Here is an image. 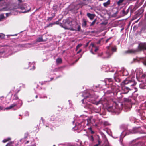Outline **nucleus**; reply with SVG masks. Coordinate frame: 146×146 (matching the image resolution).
Wrapping results in <instances>:
<instances>
[{
    "instance_id": "f257e3e1",
    "label": "nucleus",
    "mask_w": 146,
    "mask_h": 146,
    "mask_svg": "<svg viewBox=\"0 0 146 146\" xmlns=\"http://www.w3.org/2000/svg\"><path fill=\"white\" fill-rule=\"evenodd\" d=\"M92 95L88 92H84L82 95L84 98L81 100L82 103H84L86 102V104L84 106V108L88 109H91L92 108V106L90 103L86 102L88 101L90 103H92L96 105L101 104L104 107L106 108L107 110L115 114L118 115L121 112L122 109L123 104L118 102H114L112 106H109V102L108 99L103 97L102 98L98 101H96L95 100L97 96L95 95L93 92L91 93Z\"/></svg>"
},
{
    "instance_id": "f03ea898",
    "label": "nucleus",
    "mask_w": 146,
    "mask_h": 146,
    "mask_svg": "<svg viewBox=\"0 0 146 146\" xmlns=\"http://www.w3.org/2000/svg\"><path fill=\"white\" fill-rule=\"evenodd\" d=\"M134 77H132L127 78L124 80L121 83V92L116 90V87L114 85V84L112 82L111 78H107L105 80V81L102 82L104 85L100 84L98 86H96V87L98 90H102L105 88V86H106L108 88L106 90H104V92L105 94H108L111 93H113L114 94L116 95L119 94H126L128 93L129 91L131 90L130 87L134 86L136 84L134 80Z\"/></svg>"
},
{
    "instance_id": "7ed1b4c3",
    "label": "nucleus",
    "mask_w": 146,
    "mask_h": 146,
    "mask_svg": "<svg viewBox=\"0 0 146 146\" xmlns=\"http://www.w3.org/2000/svg\"><path fill=\"white\" fill-rule=\"evenodd\" d=\"M121 128H123L124 130L121 133L120 136V142L122 146H137V143L135 142V141L133 140L129 143L123 144L122 143V139L126 135L130 134L146 133L144 130L142 129L140 130L139 127H134L132 130H128V127L127 125H121Z\"/></svg>"
},
{
    "instance_id": "20e7f679",
    "label": "nucleus",
    "mask_w": 146,
    "mask_h": 146,
    "mask_svg": "<svg viewBox=\"0 0 146 146\" xmlns=\"http://www.w3.org/2000/svg\"><path fill=\"white\" fill-rule=\"evenodd\" d=\"M93 119L92 117L90 116L88 117L85 119H83L82 117L80 116L79 118H78V122H76L74 120L73 121L74 124L75 123V127H77V129L80 128L81 127H83L86 125H88L92 123V120Z\"/></svg>"
},
{
    "instance_id": "39448f33",
    "label": "nucleus",
    "mask_w": 146,
    "mask_h": 146,
    "mask_svg": "<svg viewBox=\"0 0 146 146\" xmlns=\"http://www.w3.org/2000/svg\"><path fill=\"white\" fill-rule=\"evenodd\" d=\"M106 48L107 50L105 53L103 54L102 52L99 53L98 56L103 58H108L113 54V52L116 51L117 49L116 46H111V45L107 46Z\"/></svg>"
},
{
    "instance_id": "423d86ee",
    "label": "nucleus",
    "mask_w": 146,
    "mask_h": 146,
    "mask_svg": "<svg viewBox=\"0 0 146 146\" xmlns=\"http://www.w3.org/2000/svg\"><path fill=\"white\" fill-rule=\"evenodd\" d=\"M146 50V42L141 43L139 44L138 49L129 50L126 52V53H135L139 51Z\"/></svg>"
},
{
    "instance_id": "0eeeda50",
    "label": "nucleus",
    "mask_w": 146,
    "mask_h": 146,
    "mask_svg": "<svg viewBox=\"0 0 146 146\" xmlns=\"http://www.w3.org/2000/svg\"><path fill=\"white\" fill-rule=\"evenodd\" d=\"M71 21L69 19H66L64 20L63 21V25H62V27L65 28V29H70L71 30L73 25L74 23Z\"/></svg>"
},
{
    "instance_id": "6e6552de",
    "label": "nucleus",
    "mask_w": 146,
    "mask_h": 146,
    "mask_svg": "<svg viewBox=\"0 0 146 146\" xmlns=\"http://www.w3.org/2000/svg\"><path fill=\"white\" fill-rule=\"evenodd\" d=\"M18 104L16 103H15L12 104L9 107H7L5 108H4L3 106L1 105H0V111L4 110H9L13 108V107L16 106Z\"/></svg>"
},
{
    "instance_id": "1a4fd4ad",
    "label": "nucleus",
    "mask_w": 146,
    "mask_h": 146,
    "mask_svg": "<svg viewBox=\"0 0 146 146\" xmlns=\"http://www.w3.org/2000/svg\"><path fill=\"white\" fill-rule=\"evenodd\" d=\"M136 78L137 80L139 78L141 77L142 75H143L142 73V70L141 69H137L136 70Z\"/></svg>"
},
{
    "instance_id": "9d476101",
    "label": "nucleus",
    "mask_w": 146,
    "mask_h": 146,
    "mask_svg": "<svg viewBox=\"0 0 146 146\" xmlns=\"http://www.w3.org/2000/svg\"><path fill=\"white\" fill-rule=\"evenodd\" d=\"M139 82H141L142 84H146V74H143L141 77L137 80Z\"/></svg>"
},
{
    "instance_id": "9b49d317",
    "label": "nucleus",
    "mask_w": 146,
    "mask_h": 146,
    "mask_svg": "<svg viewBox=\"0 0 146 146\" xmlns=\"http://www.w3.org/2000/svg\"><path fill=\"white\" fill-rule=\"evenodd\" d=\"M80 29V26L78 24H73L71 30L79 31Z\"/></svg>"
},
{
    "instance_id": "f8f14e48",
    "label": "nucleus",
    "mask_w": 146,
    "mask_h": 146,
    "mask_svg": "<svg viewBox=\"0 0 146 146\" xmlns=\"http://www.w3.org/2000/svg\"><path fill=\"white\" fill-rule=\"evenodd\" d=\"M19 7L21 10L23 11L22 12L23 13L28 12L31 9V8L30 7H29V9H26V5L24 4L20 5Z\"/></svg>"
},
{
    "instance_id": "ddd939ff",
    "label": "nucleus",
    "mask_w": 146,
    "mask_h": 146,
    "mask_svg": "<svg viewBox=\"0 0 146 146\" xmlns=\"http://www.w3.org/2000/svg\"><path fill=\"white\" fill-rule=\"evenodd\" d=\"M95 111L101 115H104L106 114V113L103 108H99L98 110H95Z\"/></svg>"
},
{
    "instance_id": "4468645a",
    "label": "nucleus",
    "mask_w": 146,
    "mask_h": 146,
    "mask_svg": "<svg viewBox=\"0 0 146 146\" xmlns=\"http://www.w3.org/2000/svg\"><path fill=\"white\" fill-rule=\"evenodd\" d=\"M91 45L92 46V48L90 50V52L92 54H95L94 52V51L96 52L98 50V47H95L93 44H91Z\"/></svg>"
},
{
    "instance_id": "2eb2a0df",
    "label": "nucleus",
    "mask_w": 146,
    "mask_h": 146,
    "mask_svg": "<svg viewBox=\"0 0 146 146\" xmlns=\"http://www.w3.org/2000/svg\"><path fill=\"white\" fill-rule=\"evenodd\" d=\"M82 26L83 27H86L88 26L87 25V22H88V21L85 19V18H83L82 20Z\"/></svg>"
},
{
    "instance_id": "dca6fc26",
    "label": "nucleus",
    "mask_w": 146,
    "mask_h": 146,
    "mask_svg": "<svg viewBox=\"0 0 146 146\" xmlns=\"http://www.w3.org/2000/svg\"><path fill=\"white\" fill-rule=\"evenodd\" d=\"M120 73L122 74L123 76H126L128 74V72L127 70L124 68L121 69V70L120 71Z\"/></svg>"
},
{
    "instance_id": "f3484780",
    "label": "nucleus",
    "mask_w": 146,
    "mask_h": 146,
    "mask_svg": "<svg viewBox=\"0 0 146 146\" xmlns=\"http://www.w3.org/2000/svg\"><path fill=\"white\" fill-rule=\"evenodd\" d=\"M102 136L103 138V139L104 140V142L105 143V146H110L109 144L108 143V140L106 136L104 134H103L102 135Z\"/></svg>"
},
{
    "instance_id": "a211bd4d",
    "label": "nucleus",
    "mask_w": 146,
    "mask_h": 146,
    "mask_svg": "<svg viewBox=\"0 0 146 146\" xmlns=\"http://www.w3.org/2000/svg\"><path fill=\"white\" fill-rule=\"evenodd\" d=\"M129 8L126 10H125L124 9L123 10L121 11V14L123 15V16H125L129 12Z\"/></svg>"
},
{
    "instance_id": "6ab92c4d",
    "label": "nucleus",
    "mask_w": 146,
    "mask_h": 146,
    "mask_svg": "<svg viewBox=\"0 0 146 146\" xmlns=\"http://www.w3.org/2000/svg\"><path fill=\"white\" fill-rule=\"evenodd\" d=\"M116 73L114 77V80L115 82L118 83L119 82L121 81V79L119 76H116Z\"/></svg>"
},
{
    "instance_id": "aec40b11",
    "label": "nucleus",
    "mask_w": 146,
    "mask_h": 146,
    "mask_svg": "<svg viewBox=\"0 0 146 146\" xmlns=\"http://www.w3.org/2000/svg\"><path fill=\"white\" fill-rule=\"evenodd\" d=\"M87 16L90 20H92L94 17V15L93 14H91L89 13H87Z\"/></svg>"
},
{
    "instance_id": "412c9836",
    "label": "nucleus",
    "mask_w": 146,
    "mask_h": 146,
    "mask_svg": "<svg viewBox=\"0 0 146 146\" xmlns=\"http://www.w3.org/2000/svg\"><path fill=\"white\" fill-rule=\"evenodd\" d=\"M140 60L143 63L144 65L146 66V57H145L141 58Z\"/></svg>"
},
{
    "instance_id": "4be33fe9",
    "label": "nucleus",
    "mask_w": 146,
    "mask_h": 146,
    "mask_svg": "<svg viewBox=\"0 0 146 146\" xmlns=\"http://www.w3.org/2000/svg\"><path fill=\"white\" fill-rule=\"evenodd\" d=\"M110 0H108V1L105 3H103V5L104 7H107L108 5L110 4Z\"/></svg>"
},
{
    "instance_id": "5701e85b",
    "label": "nucleus",
    "mask_w": 146,
    "mask_h": 146,
    "mask_svg": "<svg viewBox=\"0 0 146 146\" xmlns=\"http://www.w3.org/2000/svg\"><path fill=\"white\" fill-rule=\"evenodd\" d=\"M97 136L98 143L95 144L94 146H98L99 145H100L101 143V141L99 138V136L98 135H97Z\"/></svg>"
},
{
    "instance_id": "b1692460",
    "label": "nucleus",
    "mask_w": 146,
    "mask_h": 146,
    "mask_svg": "<svg viewBox=\"0 0 146 146\" xmlns=\"http://www.w3.org/2000/svg\"><path fill=\"white\" fill-rule=\"evenodd\" d=\"M86 135L88 136V138L92 142L94 141V137L92 135Z\"/></svg>"
},
{
    "instance_id": "393cba45",
    "label": "nucleus",
    "mask_w": 146,
    "mask_h": 146,
    "mask_svg": "<svg viewBox=\"0 0 146 146\" xmlns=\"http://www.w3.org/2000/svg\"><path fill=\"white\" fill-rule=\"evenodd\" d=\"M34 44L33 43H28L25 44V46L26 47L29 48L33 47L34 46Z\"/></svg>"
},
{
    "instance_id": "a878e982",
    "label": "nucleus",
    "mask_w": 146,
    "mask_h": 146,
    "mask_svg": "<svg viewBox=\"0 0 146 146\" xmlns=\"http://www.w3.org/2000/svg\"><path fill=\"white\" fill-rule=\"evenodd\" d=\"M37 41L38 42L44 41L42 36L38 37L37 39Z\"/></svg>"
},
{
    "instance_id": "bb28decb",
    "label": "nucleus",
    "mask_w": 146,
    "mask_h": 146,
    "mask_svg": "<svg viewBox=\"0 0 146 146\" xmlns=\"http://www.w3.org/2000/svg\"><path fill=\"white\" fill-rule=\"evenodd\" d=\"M62 60L60 58H58L56 60V62L57 64H59L61 63Z\"/></svg>"
},
{
    "instance_id": "cd10ccee",
    "label": "nucleus",
    "mask_w": 146,
    "mask_h": 146,
    "mask_svg": "<svg viewBox=\"0 0 146 146\" xmlns=\"http://www.w3.org/2000/svg\"><path fill=\"white\" fill-rule=\"evenodd\" d=\"M130 121L132 122L135 123L136 122L135 119L133 117H131L130 118Z\"/></svg>"
},
{
    "instance_id": "c85d7f7f",
    "label": "nucleus",
    "mask_w": 146,
    "mask_h": 146,
    "mask_svg": "<svg viewBox=\"0 0 146 146\" xmlns=\"http://www.w3.org/2000/svg\"><path fill=\"white\" fill-rule=\"evenodd\" d=\"M144 1V0H138L137 1V4H139L141 5L142 4Z\"/></svg>"
},
{
    "instance_id": "c756f323",
    "label": "nucleus",
    "mask_w": 146,
    "mask_h": 146,
    "mask_svg": "<svg viewBox=\"0 0 146 146\" xmlns=\"http://www.w3.org/2000/svg\"><path fill=\"white\" fill-rule=\"evenodd\" d=\"M11 139V138H7L6 139H4L2 141L3 142L5 143V142H6L8 141L9 140Z\"/></svg>"
},
{
    "instance_id": "7c9ffc66",
    "label": "nucleus",
    "mask_w": 146,
    "mask_h": 146,
    "mask_svg": "<svg viewBox=\"0 0 146 146\" xmlns=\"http://www.w3.org/2000/svg\"><path fill=\"white\" fill-rule=\"evenodd\" d=\"M53 9L55 11H57L58 9V7L56 5H54L53 7Z\"/></svg>"
},
{
    "instance_id": "2f4dec72",
    "label": "nucleus",
    "mask_w": 146,
    "mask_h": 146,
    "mask_svg": "<svg viewBox=\"0 0 146 146\" xmlns=\"http://www.w3.org/2000/svg\"><path fill=\"white\" fill-rule=\"evenodd\" d=\"M18 99V97L17 94H15L13 98V100H17Z\"/></svg>"
},
{
    "instance_id": "473e14b6",
    "label": "nucleus",
    "mask_w": 146,
    "mask_h": 146,
    "mask_svg": "<svg viewBox=\"0 0 146 146\" xmlns=\"http://www.w3.org/2000/svg\"><path fill=\"white\" fill-rule=\"evenodd\" d=\"M5 35L4 34H3L2 33H0V38L1 39H4L5 37Z\"/></svg>"
},
{
    "instance_id": "72a5a7b5",
    "label": "nucleus",
    "mask_w": 146,
    "mask_h": 146,
    "mask_svg": "<svg viewBox=\"0 0 146 146\" xmlns=\"http://www.w3.org/2000/svg\"><path fill=\"white\" fill-rule=\"evenodd\" d=\"M88 129L91 134H93L94 133V132L92 130V128L91 127L88 128Z\"/></svg>"
},
{
    "instance_id": "f704fd0d",
    "label": "nucleus",
    "mask_w": 146,
    "mask_h": 146,
    "mask_svg": "<svg viewBox=\"0 0 146 146\" xmlns=\"http://www.w3.org/2000/svg\"><path fill=\"white\" fill-rule=\"evenodd\" d=\"M123 0H119L117 2L118 5H120L121 4L123 1Z\"/></svg>"
},
{
    "instance_id": "c9c22d12",
    "label": "nucleus",
    "mask_w": 146,
    "mask_h": 146,
    "mask_svg": "<svg viewBox=\"0 0 146 146\" xmlns=\"http://www.w3.org/2000/svg\"><path fill=\"white\" fill-rule=\"evenodd\" d=\"M39 98H47V97L46 95L43 96L40 95Z\"/></svg>"
},
{
    "instance_id": "e433bc0d",
    "label": "nucleus",
    "mask_w": 146,
    "mask_h": 146,
    "mask_svg": "<svg viewBox=\"0 0 146 146\" xmlns=\"http://www.w3.org/2000/svg\"><path fill=\"white\" fill-rule=\"evenodd\" d=\"M103 124L105 126H107L109 125L110 123L107 121H105L104 122Z\"/></svg>"
},
{
    "instance_id": "4c0bfd02",
    "label": "nucleus",
    "mask_w": 146,
    "mask_h": 146,
    "mask_svg": "<svg viewBox=\"0 0 146 146\" xmlns=\"http://www.w3.org/2000/svg\"><path fill=\"white\" fill-rule=\"evenodd\" d=\"M13 143V142H10L7 143L6 146H13L12 144Z\"/></svg>"
},
{
    "instance_id": "58836bf2",
    "label": "nucleus",
    "mask_w": 146,
    "mask_h": 146,
    "mask_svg": "<svg viewBox=\"0 0 146 146\" xmlns=\"http://www.w3.org/2000/svg\"><path fill=\"white\" fill-rule=\"evenodd\" d=\"M27 135V134H25V135ZM27 137V136H25L24 138L21 139L20 140V141L21 142H23L24 141L25 139Z\"/></svg>"
},
{
    "instance_id": "ea45409f",
    "label": "nucleus",
    "mask_w": 146,
    "mask_h": 146,
    "mask_svg": "<svg viewBox=\"0 0 146 146\" xmlns=\"http://www.w3.org/2000/svg\"><path fill=\"white\" fill-rule=\"evenodd\" d=\"M143 11L144 10L143 9H139L138 11V13H139V14H141L143 13Z\"/></svg>"
},
{
    "instance_id": "a19ab883",
    "label": "nucleus",
    "mask_w": 146,
    "mask_h": 146,
    "mask_svg": "<svg viewBox=\"0 0 146 146\" xmlns=\"http://www.w3.org/2000/svg\"><path fill=\"white\" fill-rule=\"evenodd\" d=\"M4 16L3 14H1L0 15V21L2 19L4 18Z\"/></svg>"
},
{
    "instance_id": "79ce46f5",
    "label": "nucleus",
    "mask_w": 146,
    "mask_h": 146,
    "mask_svg": "<svg viewBox=\"0 0 146 146\" xmlns=\"http://www.w3.org/2000/svg\"><path fill=\"white\" fill-rule=\"evenodd\" d=\"M96 21V19L94 20L91 23V24L90 25V26H92L94 25Z\"/></svg>"
},
{
    "instance_id": "37998d69",
    "label": "nucleus",
    "mask_w": 146,
    "mask_h": 146,
    "mask_svg": "<svg viewBox=\"0 0 146 146\" xmlns=\"http://www.w3.org/2000/svg\"><path fill=\"white\" fill-rule=\"evenodd\" d=\"M53 18V17H48V18L47 20L48 21H51Z\"/></svg>"
},
{
    "instance_id": "c03bdc74",
    "label": "nucleus",
    "mask_w": 146,
    "mask_h": 146,
    "mask_svg": "<svg viewBox=\"0 0 146 146\" xmlns=\"http://www.w3.org/2000/svg\"><path fill=\"white\" fill-rule=\"evenodd\" d=\"M18 102H19V103L21 104L19 108L20 107H21L22 106V101L20 100H18Z\"/></svg>"
},
{
    "instance_id": "a18cd8bd",
    "label": "nucleus",
    "mask_w": 146,
    "mask_h": 146,
    "mask_svg": "<svg viewBox=\"0 0 146 146\" xmlns=\"http://www.w3.org/2000/svg\"><path fill=\"white\" fill-rule=\"evenodd\" d=\"M107 68H108V70L106 71L107 72H108V71L109 72H114V70H109V67H107Z\"/></svg>"
},
{
    "instance_id": "49530a36",
    "label": "nucleus",
    "mask_w": 146,
    "mask_h": 146,
    "mask_svg": "<svg viewBox=\"0 0 146 146\" xmlns=\"http://www.w3.org/2000/svg\"><path fill=\"white\" fill-rule=\"evenodd\" d=\"M46 127H50V129H52V127H50V126H51V125H50V124H49V123H47V124L46 125Z\"/></svg>"
},
{
    "instance_id": "de8ad7c7",
    "label": "nucleus",
    "mask_w": 146,
    "mask_h": 146,
    "mask_svg": "<svg viewBox=\"0 0 146 146\" xmlns=\"http://www.w3.org/2000/svg\"><path fill=\"white\" fill-rule=\"evenodd\" d=\"M111 38H112V37H110L108 39H107L106 41V42L107 43L109 41V40H110V39H111Z\"/></svg>"
},
{
    "instance_id": "09e8293b",
    "label": "nucleus",
    "mask_w": 146,
    "mask_h": 146,
    "mask_svg": "<svg viewBox=\"0 0 146 146\" xmlns=\"http://www.w3.org/2000/svg\"><path fill=\"white\" fill-rule=\"evenodd\" d=\"M29 115V112L27 111H26L25 112V115L26 116H28Z\"/></svg>"
},
{
    "instance_id": "8fccbe9b",
    "label": "nucleus",
    "mask_w": 146,
    "mask_h": 146,
    "mask_svg": "<svg viewBox=\"0 0 146 146\" xmlns=\"http://www.w3.org/2000/svg\"><path fill=\"white\" fill-rule=\"evenodd\" d=\"M32 64L33 65V68H32L30 70H34L35 69V66H34V64H35L34 63H32Z\"/></svg>"
},
{
    "instance_id": "3c124183",
    "label": "nucleus",
    "mask_w": 146,
    "mask_h": 146,
    "mask_svg": "<svg viewBox=\"0 0 146 146\" xmlns=\"http://www.w3.org/2000/svg\"><path fill=\"white\" fill-rule=\"evenodd\" d=\"M17 35V34H15V35H7V36H8V37L9 36H16Z\"/></svg>"
},
{
    "instance_id": "603ef678",
    "label": "nucleus",
    "mask_w": 146,
    "mask_h": 146,
    "mask_svg": "<svg viewBox=\"0 0 146 146\" xmlns=\"http://www.w3.org/2000/svg\"><path fill=\"white\" fill-rule=\"evenodd\" d=\"M82 46V44H79L77 46L76 48H78Z\"/></svg>"
},
{
    "instance_id": "864d4df0",
    "label": "nucleus",
    "mask_w": 146,
    "mask_h": 146,
    "mask_svg": "<svg viewBox=\"0 0 146 146\" xmlns=\"http://www.w3.org/2000/svg\"><path fill=\"white\" fill-rule=\"evenodd\" d=\"M46 82H40L41 84V85H43L45 84Z\"/></svg>"
},
{
    "instance_id": "5fc2aeb1",
    "label": "nucleus",
    "mask_w": 146,
    "mask_h": 146,
    "mask_svg": "<svg viewBox=\"0 0 146 146\" xmlns=\"http://www.w3.org/2000/svg\"><path fill=\"white\" fill-rule=\"evenodd\" d=\"M58 146H65L64 144H61L59 145Z\"/></svg>"
},
{
    "instance_id": "6e6d98bb",
    "label": "nucleus",
    "mask_w": 146,
    "mask_h": 146,
    "mask_svg": "<svg viewBox=\"0 0 146 146\" xmlns=\"http://www.w3.org/2000/svg\"><path fill=\"white\" fill-rule=\"evenodd\" d=\"M101 40H99L97 42V44H100L101 42Z\"/></svg>"
},
{
    "instance_id": "4d7b16f0",
    "label": "nucleus",
    "mask_w": 146,
    "mask_h": 146,
    "mask_svg": "<svg viewBox=\"0 0 146 146\" xmlns=\"http://www.w3.org/2000/svg\"><path fill=\"white\" fill-rule=\"evenodd\" d=\"M52 17H53V18L55 16V13H52Z\"/></svg>"
},
{
    "instance_id": "13d9d810",
    "label": "nucleus",
    "mask_w": 146,
    "mask_h": 146,
    "mask_svg": "<svg viewBox=\"0 0 146 146\" xmlns=\"http://www.w3.org/2000/svg\"><path fill=\"white\" fill-rule=\"evenodd\" d=\"M89 43V42H87V43H86L85 46V47H86L88 46V45Z\"/></svg>"
},
{
    "instance_id": "bf43d9fd",
    "label": "nucleus",
    "mask_w": 146,
    "mask_h": 146,
    "mask_svg": "<svg viewBox=\"0 0 146 146\" xmlns=\"http://www.w3.org/2000/svg\"><path fill=\"white\" fill-rule=\"evenodd\" d=\"M54 116H52V118L50 119V120L52 121H54L55 120L53 118V117H54Z\"/></svg>"
},
{
    "instance_id": "052dcab7",
    "label": "nucleus",
    "mask_w": 146,
    "mask_h": 146,
    "mask_svg": "<svg viewBox=\"0 0 146 146\" xmlns=\"http://www.w3.org/2000/svg\"><path fill=\"white\" fill-rule=\"evenodd\" d=\"M4 53L3 52H0V57L1 56V55Z\"/></svg>"
},
{
    "instance_id": "680f3d73",
    "label": "nucleus",
    "mask_w": 146,
    "mask_h": 146,
    "mask_svg": "<svg viewBox=\"0 0 146 146\" xmlns=\"http://www.w3.org/2000/svg\"><path fill=\"white\" fill-rule=\"evenodd\" d=\"M29 142V141H27L25 143V144H27Z\"/></svg>"
},
{
    "instance_id": "e2e57ef3",
    "label": "nucleus",
    "mask_w": 146,
    "mask_h": 146,
    "mask_svg": "<svg viewBox=\"0 0 146 146\" xmlns=\"http://www.w3.org/2000/svg\"><path fill=\"white\" fill-rule=\"evenodd\" d=\"M144 32L146 33V27L144 28Z\"/></svg>"
},
{
    "instance_id": "0e129e2a",
    "label": "nucleus",
    "mask_w": 146,
    "mask_h": 146,
    "mask_svg": "<svg viewBox=\"0 0 146 146\" xmlns=\"http://www.w3.org/2000/svg\"><path fill=\"white\" fill-rule=\"evenodd\" d=\"M10 14V13H7L6 14V15L7 17Z\"/></svg>"
},
{
    "instance_id": "69168bd1",
    "label": "nucleus",
    "mask_w": 146,
    "mask_h": 146,
    "mask_svg": "<svg viewBox=\"0 0 146 146\" xmlns=\"http://www.w3.org/2000/svg\"><path fill=\"white\" fill-rule=\"evenodd\" d=\"M141 128H142V129L144 128H145V129H146V126H143V127H141Z\"/></svg>"
},
{
    "instance_id": "338daca9",
    "label": "nucleus",
    "mask_w": 146,
    "mask_h": 146,
    "mask_svg": "<svg viewBox=\"0 0 146 146\" xmlns=\"http://www.w3.org/2000/svg\"><path fill=\"white\" fill-rule=\"evenodd\" d=\"M82 50L81 49H80L78 52L77 53H79Z\"/></svg>"
},
{
    "instance_id": "774afa93",
    "label": "nucleus",
    "mask_w": 146,
    "mask_h": 146,
    "mask_svg": "<svg viewBox=\"0 0 146 146\" xmlns=\"http://www.w3.org/2000/svg\"><path fill=\"white\" fill-rule=\"evenodd\" d=\"M29 146H36V145L35 144H33V145H30Z\"/></svg>"
}]
</instances>
